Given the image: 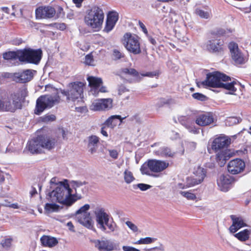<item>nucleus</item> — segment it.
Wrapping results in <instances>:
<instances>
[{
	"label": "nucleus",
	"instance_id": "35",
	"mask_svg": "<svg viewBox=\"0 0 251 251\" xmlns=\"http://www.w3.org/2000/svg\"><path fill=\"white\" fill-rule=\"evenodd\" d=\"M224 81L222 82L221 86L220 88H223L225 89L228 90L229 91H230L231 92L230 94H232L234 92H235L237 90V89L235 87L234 85L235 84H236L237 83L235 81H233L232 82H231L230 83H224Z\"/></svg>",
	"mask_w": 251,
	"mask_h": 251
},
{
	"label": "nucleus",
	"instance_id": "34",
	"mask_svg": "<svg viewBox=\"0 0 251 251\" xmlns=\"http://www.w3.org/2000/svg\"><path fill=\"white\" fill-rule=\"evenodd\" d=\"M87 80L89 82V85L91 87L94 88L95 91L102 84V79L100 78L96 77L95 76H88Z\"/></svg>",
	"mask_w": 251,
	"mask_h": 251
},
{
	"label": "nucleus",
	"instance_id": "18",
	"mask_svg": "<svg viewBox=\"0 0 251 251\" xmlns=\"http://www.w3.org/2000/svg\"><path fill=\"white\" fill-rule=\"evenodd\" d=\"M112 107V100L108 99H100L94 100L90 109L94 111L108 110Z\"/></svg>",
	"mask_w": 251,
	"mask_h": 251
},
{
	"label": "nucleus",
	"instance_id": "55",
	"mask_svg": "<svg viewBox=\"0 0 251 251\" xmlns=\"http://www.w3.org/2000/svg\"><path fill=\"white\" fill-rule=\"evenodd\" d=\"M227 32H228L230 33V32H232V30H230V29H226H226H221V30L219 31L218 33H219V34H221V35H226V33H227Z\"/></svg>",
	"mask_w": 251,
	"mask_h": 251
},
{
	"label": "nucleus",
	"instance_id": "1",
	"mask_svg": "<svg viewBox=\"0 0 251 251\" xmlns=\"http://www.w3.org/2000/svg\"><path fill=\"white\" fill-rule=\"evenodd\" d=\"M231 143V139L227 136H221L214 139L210 144L208 143L207 150L209 153L213 151L216 153V160L219 165L223 166L229 158V153L227 150Z\"/></svg>",
	"mask_w": 251,
	"mask_h": 251
},
{
	"label": "nucleus",
	"instance_id": "4",
	"mask_svg": "<svg viewBox=\"0 0 251 251\" xmlns=\"http://www.w3.org/2000/svg\"><path fill=\"white\" fill-rule=\"evenodd\" d=\"M59 101L60 96L57 90L51 94L42 95L36 100L34 113L40 115L45 109L52 107L54 105L58 103Z\"/></svg>",
	"mask_w": 251,
	"mask_h": 251
},
{
	"label": "nucleus",
	"instance_id": "13",
	"mask_svg": "<svg viewBox=\"0 0 251 251\" xmlns=\"http://www.w3.org/2000/svg\"><path fill=\"white\" fill-rule=\"evenodd\" d=\"M86 184L87 182L85 181L71 180L69 182L70 195L74 203L83 198L82 196V194L84 193L83 186Z\"/></svg>",
	"mask_w": 251,
	"mask_h": 251
},
{
	"label": "nucleus",
	"instance_id": "24",
	"mask_svg": "<svg viewBox=\"0 0 251 251\" xmlns=\"http://www.w3.org/2000/svg\"><path fill=\"white\" fill-rule=\"evenodd\" d=\"M118 13L115 11L109 12L107 15L106 24L103 31L106 33L111 31L118 20Z\"/></svg>",
	"mask_w": 251,
	"mask_h": 251
},
{
	"label": "nucleus",
	"instance_id": "15",
	"mask_svg": "<svg viewBox=\"0 0 251 251\" xmlns=\"http://www.w3.org/2000/svg\"><path fill=\"white\" fill-rule=\"evenodd\" d=\"M124 38L126 41L125 47L129 52L134 54L141 52L140 43L137 36L127 33L124 35Z\"/></svg>",
	"mask_w": 251,
	"mask_h": 251
},
{
	"label": "nucleus",
	"instance_id": "64",
	"mask_svg": "<svg viewBox=\"0 0 251 251\" xmlns=\"http://www.w3.org/2000/svg\"><path fill=\"white\" fill-rule=\"evenodd\" d=\"M9 207L14 208L17 209L19 208L18 204L17 203H13L9 205Z\"/></svg>",
	"mask_w": 251,
	"mask_h": 251
},
{
	"label": "nucleus",
	"instance_id": "42",
	"mask_svg": "<svg viewBox=\"0 0 251 251\" xmlns=\"http://www.w3.org/2000/svg\"><path fill=\"white\" fill-rule=\"evenodd\" d=\"M89 208L90 205L88 204H85L76 212V216L79 215H83L84 213H88L87 210H89Z\"/></svg>",
	"mask_w": 251,
	"mask_h": 251
},
{
	"label": "nucleus",
	"instance_id": "33",
	"mask_svg": "<svg viewBox=\"0 0 251 251\" xmlns=\"http://www.w3.org/2000/svg\"><path fill=\"white\" fill-rule=\"evenodd\" d=\"M251 231L250 229H245L234 234V236L241 242H245L249 240Z\"/></svg>",
	"mask_w": 251,
	"mask_h": 251
},
{
	"label": "nucleus",
	"instance_id": "20",
	"mask_svg": "<svg viewBox=\"0 0 251 251\" xmlns=\"http://www.w3.org/2000/svg\"><path fill=\"white\" fill-rule=\"evenodd\" d=\"M55 10L51 6H41L35 10L36 19H50L55 16Z\"/></svg>",
	"mask_w": 251,
	"mask_h": 251
},
{
	"label": "nucleus",
	"instance_id": "6",
	"mask_svg": "<svg viewBox=\"0 0 251 251\" xmlns=\"http://www.w3.org/2000/svg\"><path fill=\"white\" fill-rule=\"evenodd\" d=\"M169 166V163L167 161L150 159L143 164L140 171L143 175L152 176L151 173H160L166 169Z\"/></svg>",
	"mask_w": 251,
	"mask_h": 251
},
{
	"label": "nucleus",
	"instance_id": "41",
	"mask_svg": "<svg viewBox=\"0 0 251 251\" xmlns=\"http://www.w3.org/2000/svg\"><path fill=\"white\" fill-rule=\"evenodd\" d=\"M59 208V206L55 203H47L45 206V209L49 212H54Z\"/></svg>",
	"mask_w": 251,
	"mask_h": 251
},
{
	"label": "nucleus",
	"instance_id": "32",
	"mask_svg": "<svg viewBox=\"0 0 251 251\" xmlns=\"http://www.w3.org/2000/svg\"><path fill=\"white\" fill-rule=\"evenodd\" d=\"M21 50H19L16 51H9L8 52H5L3 53L2 57L5 60L18 59L20 61H21Z\"/></svg>",
	"mask_w": 251,
	"mask_h": 251
},
{
	"label": "nucleus",
	"instance_id": "36",
	"mask_svg": "<svg viewBox=\"0 0 251 251\" xmlns=\"http://www.w3.org/2000/svg\"><path fill=\"white\" fill-rule=\"evenodd\" d=\"M195 13L201 18L205 19L209 18L211 16V13L210 10H207L205 11L200 8L196 9Z\"/></svg>",
	"mask_w": 251,
	"mask_h": 251
},
{
	"label": "nucleus",
	"instance_id": "58",
	"mask_svg": "<svg viewBox=\"0 0 251 251\" xmlns=\"http://www.w3.org/2000/svg\"><path fill=\"white\" fill-rule=\"evenodd\" d=\"M151 249L157 250H159L160 251H164V250H165L164 246L161 244H160L159 246L154 247V248H152Z\"/></svg>",
	"mask_w": 251,
	"mask_h": 251
},
{
	"label": "nucleus",
	"instance_id": "46",
	"mask_svg": "<svg viewBox=\"0 0 251 251\" xmlns=\"http://www.w3.org/2000/svg\"><path fill=\"white\" fill-rule=\"evenodd\" d=\"M55 116L53 114H48L42 117V121L44 122H49L54 121Z\"/></svg>",
	"mask_w": 251,
	"mask_h": 251
},
{
	"label": "nucleus",
	"instance_id": "60",
	"mask_svg": "<svg viewBox=\"0 0 251 251\" xmlns=\"http://www.w3.org/2000/svg\"><path fill=\"white\" fill-rule=\"evenodd\" d=\"M148 39L151 43L152 45H155L156 43V41L154 39L152 38L151 36H148Z\"/></svg>",
	"mask_w": 251,
	"mask_h": 251
},
{
	"label": "nucleus",
	"instance_id": "3",
	"mask_svg": "<svg viewBox=\"0 0 251 251\" xmlns=\"http://www.w3.org/2000/svg\"><path fill=\"white\" fill-rule=\"evenodd\" d=\"M56 143L54 138L45 136H38L27 143L26 148L31 153H40L43 149L50 150Z\"/></svg>",
	"mask_w": 251,
	"mask_h": 251
},
{
	"label": "nucleus",
	"instance_id": "27",
	"mask_svg": "<svg viewBox=\"0 0 251 251\" xmlns=\"http://www.w3.org/2000/svg\"><path fill=\"white\" fill-rule=\"evenodd\" d=\"M76 219L78 222L87 228L93 227V222L89 213H84L83 215L76 216Z\"/></svg>",
	"mask_w": 251,
	"mask_h": 251
},
{
	"label": "nucleus",
	"instance_id": "17",
	"mask_svg": "<svg viewBox=\"0 0 251 251\" xmlns=\"http://www.w3.org/2000/svg\"><path fill=\"white\" fill-rule=\"evenodd\" d=\"M204 47L211 53H218L224 50V41L218 36L209 37Z\"/></svg>",
	"mask_w": 251,
	"mask_h": 251
},
{
	"label": "nucleus",
	"instance_id": "30",
	"mask_svg": "<svg viewBox=\"0 0 251 251\" xmlns=\"http://www.w3.org/2000/svg\"><path fill=\"white\" fill-rule=\"evenodd\" d=\"M126 117L122 118L120 115H113L106 120L104 124L108 127L113 128L117 126L118 124L117 120H119L120 124L122 123L123 120Z\"/></svg>",
	"mask_w": 251,
	"mask_h": 251
},
{
	"label": "nucleus",
	"instance_id": "7",
	"mask_svg": "<svg viewBox=\"0 0 251 251\" xmlns=\"http://www.w3.org/2000/svg\"><path fill=\"white\" fill-rule=\"evenodd\" d=\"M104 19L102 10L99 7H93L85 17L86 24L93 28L99 29Z\"/></svg>",
	"mask_w": 251,
	"mask_h": 251
},
{
	"label": "nucleus",
	"instance_id": "31",
	"mask_svg": "<svg viewBox=\"0 0 251 251\" xmlns=\"http://www.w3.org/2000/svg\"><path fill=\"white\" fill-rule=\"evenodd\" d=\"M154 152L157 155L165 157H172L175 154V152L172 151L170 148L165 147L159 148L158 150L155 151Z\"/></svg>",
	"mask_w": 251,
	"mask_h": 251
},
{
	"label": "nucleus",
	"instance_id": "47",
	"mask_svg": "<svg viewBox=\"0 0 251 251\" xmlns=\"http://www.w3.org/2000/svg\"><path fill=\"white\" fill-rule=\"evenodd\" d=\"M126 224L133 232H136L138 231V227L131 222L126 221Z\"/></svg>",
	"mask_w": 251,
	"mask_h": 251
},
{
	"label": "nucleus",
	"instance_id": "10",
	"mask_svg": "<svg viewBox=\"0 0 251 251\" xmlns=\"http://www.w3.org/2000/svg\"><path fill=\"white\" fill-rule=\"evenodd\" d=\"M229 80H230V78L228 76L219 72H215L208 74L206 79L202 84L206 86L220 88L223 81H227Z\"/></svg>",
	"mask_w": 251,
	"mask_h": 251
},
{
	"label": "nucleus",
	"instance_id": "28",
	"mask_svg": "<svg viewBox=\"0 0 251 251\" xmlns=\"http://www.w3.org/2000/svg\"><path fill=\"white\" fill-rule=\"evenodd\" d=\"M41 243L44 247L52 248L58 243L57 239L49 235H43L40 238Z\"/></svg>",
	"mask_w": 251,
	"mask_h": 251
},
{
	"label": "nucleus",
	"instance_id": "21",
	"mask_svg": "<svg viewBox=\"0 0 251 251\" xmlns=\"http://www.w3.org/2000/svg\"><path fill=\"white\" fill-rule=\"evenodd\" d=\"M245 164L240 159H235L230 161L227 166L228 171L233 175L241 172L244 169Z\"/></svg>",
	"mask_w": 251,
	"mask_h": 251
},
{
	"label": "nucleus",
	"instance_id": "16",
	"mask_svg": "<svg viewBox=\"0 0 251 251\" xmlns=\"http://www.w3.org/2000/svg\"><path fill=\"white\" fill-rule=\"evenodd\" d=\"M122 75H130L133 78L128 81L129 82H139L141 79V76H148L153 77L158 75V73L155 72H148L146 73H141L140 74L134 69L132 68H124L121 70Z\"/></svg>",
	"mask_w": 251,
	"mask_h": 251
},
{
	"label": "nucleus",
	"instance_id": "38",
	"mask_svg": "<svg viewBox=\"0 0 251 251\" xmlns=\"http://www.w3.org/2000/svg\"><path fill=\"white\" fill-rule=\"evenodd\" d=\"M179 193L188 200L194 201L196 199V195L191 191H180Z\"/></svg>",
	"mask_w": 251,
	"mask_h": 251
},
{
	"label": "nucleus",
	"instance_id": "8",
	"mask_svg": "<svg viewBox=\"0 0 251 251\" xmlns=\"http://www.w3.org/2000/svg\"><path fill=\"white\" fill-rule=\"evenodd\" d=\"M194 176L186 178L185 184L179 183L178 188L184 189L201 184L206 176L205 169L200 166L195 168L193 172Z\"/></svg>",
	"mask_w": 251,
	"mask_h": 251
},
{
	"label": "nucleus",
	"instance_id": "57",
	"mask_svg": "<svg viewBox=\"0 0 251 251\" xmlns=\"http://www.w3.org/2000/svg\"><path fill=\"white\" fill-rule=\"evenodd\" d=\"M83 1V0H73V2L75 4L77 7H80L81 6Z\"/></svg>",
	"mask_w": 251,
	"mask_h": 251
},
{
	"label": "nucleus",
	"instance_id": "26",
	"mask_svg": "<svg viewBox=\"0 0 251 251\" xmlns=\"http://www.w3.org/2000/svg\"><path fill=\"white\" fill-rule=\"evenodd\" d=\"M214 119L210 113H205L198 116L196 123L200 126H206L213 122Z\"/></svg>",
	"mask_w": 251,
	"mask_h": 251
},
{
	"label": "nucleus",
	"instance_id": "62",
	"mask_svg": "<svg viewBox=\"0 0 251 251\" xmlns=\"http://www.w3.org/2000/svg\"><path fill=\"white\" fill-rule=\"evenodd\" d=\"M67 226L69 227V229L71 231H74V226L71 222H69L67 223Z\"/></svg>",
	"mask_w": 251,
	"mask_h": 251
},
{
	"label": "nucleus",
	"instance_id": "49",
	"mask_svg": "<svg viewBox=\"0 0 251 251\" xmlns=\"http://www.w3.org/2000/svg\"><path fill=\"white\" fill-rule=\"evenodd\" d=\"M113 56L114 59L116 60L119 59L122 57H123V55L122 54V53L117 50H113Z\"/></svg>",
	"mask_w": 251,
	"mask_h": 251
},
{
	"label": "nucleus",
	"instance_id": "2",
	"mask_svg": "<svg viewBox=\"0 0 251 251\" xmlns=\"http://www.w3.org/2000/svg\"><path fill=\"white\" fill-rule=\"evenodd\" d=\"M70 187L69 181L64 179L62 183L54 185L53 189L50 191L48 196L53 202H59L67 206L72 205L74 203L70 195Z\"/></svg>",
	"mask_w": 251,
	"mask_h": 251
},
{
	"label": "nucleus",
	"instance_id": "5",
	"mask_svg": "<svg viewBox=\"0 0 251 251\" xmlns=\"http://www.w3.org/2000/svg\"><path fill=\"white\" fill-rule=\"evenodd\" d=\"M97 226L102 231H105L106 227L110 232L115 230L116 224L112 220H110L109 215L103 208H97L94 211Z\"/></svg>",
	"mask_w": 251,
	"mask_h": 251
},
{
	"label": "nucleus",
	"instance_id": "45",
	"mask_svg": "<svg viewBox=\"0 0 251 251\" xmlns=\"http://www.w3.org/2000/svg\"><path fill=\"white\" fill-rule=\"evenodd\" d=\"M12 240L9 238L5 239L1 241V245L2 247L7 249L10 247L11 245Z\"/></svg>",
	"mask_w": 251,
	"mask_h": 251
},
{
	"label": "nucleus",
	"instance_id": "11",
	"mask_svg": "<svg viewBox=\"0 0 251 251\" xmlns=\"http://www.w3.org/2000/svg\"><path fill=\"white\" fill-rule=\"evenodd\" d=\"M90 242L99 251H114L120 249L119 243L104 237L99 239H92Z\"/></svg>",
	"mask_w": 251,
	"mask_h": 251
},
{
	"label": "nucleus",
	"instance_id": "44",
	"mask_svg": "<svg viewBox=\"0 0 251 251\" xmlns=\"http://www.w3.org/2000/svg\"><path fill=\"white\" fill-rule=\"evenodd\" d=\"M192 97L194 99L201 101H204L207 99V97L205 95L199 93H194Z\"/></svg>",
	"mask_w": 251,
	"mask_h": 251
},
{
	"label": "nucleus",
	"instance_id": "12",
	"mask_svg": "<svg viewBox=\"0 0 251 251\" xmlns=\"http://www.w3.org/2000/svg\"><path fill=\"white\" fill-rule=\"evenodd\" d=\"M83 84L80 82H76L69 84L70 90L68 91L60 90V93L67 97V99L75 101L79 98L81 99V95L83 93Z\"/></svg>",
	"mask_w": 251,
	"mask_h": 251
},
{
	"label": "nucleus",
	"instance_id": "37",
	"mask_svg": "<svg viewBox=\"0 0 251 251\" xmlns=\"http://www.w3.org/2000/svg\"><path fill=\"white\" fill-rule=\"evenodd\" d=\"M123 175L124 180L127 184L131 183L135 179L132 173L127 169L125 170Z\"/></svg>",
	"mask_w": 251,
	"mask_h": 251
},
{
	"label": "nucleus",
	"instance_id": "29",
	"mask_svg": "<svg viewBox=\"0 0 251 251\" xmlns=\"http://www.w3.org/2000/svg\"><path fill=\"white\" fill-rule=\"evenodd\" d=\"M99 138L96 135H91L88 138V147L89 151L93 154L97 151L98 145L99 143Z\"/></svg>",
	"mask_w": 251,
	"mask_h": 251
},
{
	"label": "nucleus",
	"instance_id": "48",
	"mask_svg": "<svg viewBox=\"0 0 251 251\" xmlns=\"http://www.w3.org/2000/svg\"><path fill=\"white\" fill-rule=\"evenodd\" d=\"M93 56L91 54H87L85 56V63L88 65H92V63L93 62Z\"/></svg>",
	"mask_w": 251,
	"mask_h": 251
},
{
	"label": "nucleus",
	"instance_id": "19",
	"mask_svg": "<svg viewBox=\"0 0 251 251\" xmlns=\"http://www.w3.org/2000/svg\"><path fill=\"white\" fill-rule=\"evenodd\" d=\"M35 72V71L27 69L13 74L11 77L17 82L25 83L33 78L34 73Z\"/></svg>",
	"mask_w": 251,
	"mask_h": 251
},
{
	"label": "nucleus",
	"instance_id": "14",
	"mask_svg": "<svg viewBox=\"0 0 251 251\" xmlns=\"http://www.w3.org/2000/svg\"><path fill=\"white\" fill-rule=\"evenodd\" d=\"M228 49L230 50L231 57L236 65L244 64L247 62L248 57L244 54L238 48V44L231 42L228 44Z\"/></svg>",
	"mask_w": 251,
	"mask_h": 251
},
{
	"label": "nucleus",
	"instance_id": "50",
	"mask_svg": "<svg viewBox=\"0 0 251 251\" xmlns=\"http://www.w3.org/2000/svg\"><path fill=\"white\" fill-rule=\"evenodd\" d=\"M110 156L116 159L118 157V152L116 150H108Z\"/></svg>",
	"mask_w": 251,
	"mask_h": 251
},
{
	"label": "nucleus",
	"instance_id": "43",
	"mask_svg": "<svg viewBox=\"0 0 251 251\" xmlns=\"http://www.w3.org/2000/svg\"><path fill=\"white\" fill-rule=\"evenodd\" d=\"M151 187V185L145 183H138L136 185H133L134 188H138L140 190L143 191H146Z\"/></svg>",
	"mask_w": 251,
	"mask_h": 251
},
{
	"label": "nucleus",
	"instance_id": "39",
	"mask_svg": "<svg viewBox=\"0 0 251 251\" xmlns=\"http://www.w3.org/2000/svg\"><path fill=\"white\" fill-rule=\"evenodd\" d=\"M156 239L154 238H151L150 237H147L143 238H141L140 240H138L136 244H149L154 242L156 241Z\"/></svg>",
	"mask_w": 251,
	"mask_h": 251
},
{
	"label": "nucleus",
	"instance_id": "23",
	"mask_svg": "<svg viewBox=\"0 0 251 251\" xmlns=\"http://www.w3.org/2000/svg\"><path fill=\"white\" fill-rule=\"evenodd\" d=\"M230 217L232 222V225L229 228L230 233H234L242 227L247 226L245 221L241 217L232 215Z\"/></svg>",
	"mask_w": 251,
	"mask_h": 251
},
{
	"label": "nucleus",
	"instance_id": "61",
	"mask_svg": "<svg viewBox=\"0 0 251 251\" xmlns=\"http://www.w3.org/2000/svg\"><path fill=\"white\" fill-rule=\"evenodd\" d=\"M100 132L104 136L106 137H108V134L107 132L105 130L104 127H101Z\"/></svg>",
	"mask_w": 251,
	"mask_h": 251
},
{
	"label": "nucleus",
	"instance_id": "52",
	"mask_svg": "<svg viewBox=\"0 0 251 251\" xmlns=\"http://www.w3.org/2000/svg\"><path fill=\"white\" fill-rule=\"evenodd\" d=\"M128 89H127L124 85H121L118 87V94L122 95L125 92H128Z\"/></svg>",
	"mask_w": 251,
	"mask_h": 251
},
{
	"label": "nucleus",
	"instance_id": "59",
	"mask_svg": "<svg viewBox=\"0 0 251 251\" xmlns=\"http://www.w3.org/2000/svg\"><path fill=\"white\" fill-rule=\"evenodd\" d=\"M132 248V247L130 246H123L122 249L124 251H131Z\"/></svg>",
	"mask_w": 251,
	"mask_h": 251
},
{
	"label": "nucleus",
	"instance_id": "25",
	"mask_svg": "<svg viewBox=\"0 0 251 251\" xmlns=\"http://www.w3.org/2000/svg\"><path fill=\"white\" fill-rule=\"evenodd\" d=\"M179 122L183 126L190 132L193 134H198L199 130L196 128L193 125L192 120L186 116H180L178 118Z\"/></svg>",
	"mask_w": 251,
	"mask_h": 251
},
{
	"label": "nucleus",
	"instance_id": "53",
	"mask_svg": "<svg viewBox=\"0 0 251 251\" xmlns=\"http://www.w3.org/2000/svg\"><path fill=\"white\" fill-rule=\"evenodd\" d=\"M138 24H139L140 27L142 29L143 32L146 35L148 36V30H147V29L146 28L145 25H144V24L141 21H139Z\"/></svg>",
	"mask_w": 251,
	"mask_h": 251
},
{
	"label": "nucleus",
	"instance_id": "40",
	"mask_svg": "<svg viewBox=\"0 0 251 251\" xmlns=\"http://www.w3.org/2000/svg\"><path fill=\"white\" fill-rule=\"evenodd\" d=\"M241 119L240 118L234 117H229L226 119V124L229 126H232L234 125L239 123Z\"/></svg>",
	"mask_w": 251,
	"mask_h": 251
},
{
	"label": "nucleus",
	"instance_id": "9",
	"mask_svg": "<svg viewBox=\"0 0 251 251\" xmlns=\"http://www.w3.org/2000/svg\"><path fill=\"white\" fill-rule=\"evenodd\" d=\"M20 54V62L37 65L41 60L42 51L41 49L25 48L21 50Z\"/></svg>",
	"mask_w": 251,
	"mask_h": 251
},
{
	"label": "nucleus",
	"instance_id": "22",
	"mask_svg": "<svg viewBox=\"0 0 251 251\" xmlns=\"http://www.w3.org/2000/svg\"><path fill=\"white\" fill-rule=\"evenodd\" d=\"M234 181L233 178L228 175H221L217 179V184L221 191L223 192L228 191L230 185Z\"/></svg>",
	"mask_w": 251,
	"mask_h": 251
},
{
	"label": "nucleus",
	"instance_id": "56",
	"mask_svg": "<svg viewBox=\"0 0 251 251\" xmlns=\"http://www.w3.org/2000/svg\"><path fill=\"white\" fill-rule=\"evenodd\" d=\"M23 42V40L22 39H16L14 40L12 42V44L14 45H19L22 44Z\"/></svg>",
	"mask_w": 251,
	"mask_h": 251
},
{
	"label": "nucleus",
	"instance_id": "54",
	"mask_svg": "<svg viewBox=\"0 0 251 251\" xmlns=\"http://www.w3.org/2000/svg\"><path fill=\"white\" fill-rule=\"evenodd\" d=\"M55 27L61 30H63L66 29V25L64 23H59L55 24Z\"/></svg>",
	"mask_w": 251,
	"mask_h": 251
},
{
	"label": "nucleus",
	"instance_id": "51",
	"mask_svg": "<svg viewBox=\"0 0 251 251\" xmlns=\"http://www.w3.org/2000/svg\"><path fill=\"white\" fill-rule=\"evenodd\" d=\"M60 183H62V181L56 182V178H55V177L52 178L50 181V187L49 191H50L53 189V187L54 185H58V184H60Z\"/></svg>",
	"mask_w": 251,
	"mask_h": 251
},
{
	"label": "nucleus",
	"instance_id": "63",
	"mask_svg": "<svg viewBox=\"0 0 251 251\" xmlns=\"http://www.w3.org/2000/svg\"><path fill=\"white\" fill-rule=\"evenodd\" d=\"M37 190L36 189L34 188V187H32V190L30 191V195L32 197L34 195H35L36 194H37Z\"/></svg>",
	"mask_w": 251,
	"mask_h": 251
}]
</instances>
